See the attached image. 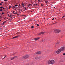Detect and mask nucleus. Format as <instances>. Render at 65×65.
Instances as JSON below:
<instances>
[{"label":"nucleus","instance_id":"9","mask_svg":"<svg viewBox=\"0 0 65 65\" xmlns=\"http://www.w3.org/2000/svg\"><path fill=\"white\" fill-rule=\"evenodd\" d=\"M39 38V37H38L37 38H35L34 39L35 40H38Z\"/></svg>","mask_w":65,"mask_h":65},{"label":"nucleus","instance_id":"12","mask_svg":"<svg viewBox=\"0 0 65 65\" xmlns=\"http://www.w3.org/2000/svg\"><path fill=\"white\" fill-rule=\"evenodd\" d=\"M21 5H22V6H25V3H24L23 4V3H22L21 4Z\"/></svg>","mask_w":65,"mask_h":65},{"label":"nucleus","instance_id":"24","mask_svg":"<svg viewBox=\"0 0 65 65\" xmlns=\"http://www.w3.org/2000/svg\"><path fill=\"white\" fill-rule=\"evenodd\" d=\"M37 27H38L39 26V24H37Z\"/></svg>","mask_w":65,"mask_h":65},{"label":"nucleus","instance_id":"6","mask_svg":"<svg viewBox=\"0 0 65 65\" xmlns=\"http://www.w3.org/2000/svg\"><path fill=\"white\" fill-rule=\"evenodd\" d=\"M44 33H45V32H43L39 34L38 35H41V34H44Z\"/></svg>","mask_w":65,"mask_h":65},{"label":"nucleus","instance_id":"46","mask_svg":"<svg viewBox=\"0 0 65 65\" xmlns=\"http://www.w3.org/2000/svg\"><path fill=\"white\" fill-rule=\"evenodd\" d=\"M36 5H37V4H36Z\"/></svg>","mask_w":65,"mask_h":65},{"label":"nucleus","instance_id":"7","mask_svg":"<svg viewBox=\"0 0 65 65\" xmlns=\"http://www.w3.org/2000/svg\"><path fill=\"white\" fill-rule=\"evenodd\" d=\"M19 36V35L13 37L12 39H13L14 38H18Z\"/></svg>","mask_w":65,"mask_h":65},{"label":"nucleus","instance_id":"21","mask_svg":"<svg viewBox=\"0 0 65 65\" xmlns=\"http://www.w3.org/2000/svg\"><path fill=\"white\" fill-rule=\"evenodd\" d=\"M2 9H1L0 11H2Z\"/></svg>","mask_w":65,"mask_h":65},{"label":"nucleus","instance_id":"44","mask_svg":"<svg viewBox=\"0 0 65 65\" xmlns=\"http://www.w3.org/2000/svg\"><path fill=\"white\" fill-rule=\"evenodd\" d=\"M19 5H20V4H19Z\"/></svg>","mask_w":65,"mask_h":65},{"label":"nucleus","instance_id":"33","mask_svg":"<svg viewBox=\"0 0 65 65\" xmlns=\"http://www.w3.org/2000/svg\"><path fill=\"white\" fill-rule=\"evenodd\" d=\"M45 2H46V3H47V1H45Z\"/></svg>","mask_w":65,"mask_h":65},{"label":"nucleus","instance_id":"19","mask_svg":"<svg viewBox=\"0 0 65 65\" xmlns=\"http://www.w3.org/2000/svg\"><path fill=\"white\" fill-rule=\"evenodd\" d=\"M10 8H11V6H10L9 7V9H10Z\"/></svg>","mask_w":65,"mask_h":65},{"label":"nucleus","instance_id":"15","mask_svg":"<svg viewBox=\"0 0 65 65\" xmlns=\"http://www.w3.org/2000/svg\"><path fill=\"white\" fill-rule=\"evenodd\" d=\"M41 6H43V4H41Z\"/></svg>","mask_w":65,"mask_h":65},{"label":"nucleus","instance_id":"31","mask_svg":"<svg viewBox=\"0 0 65 65\" xmlns=\"http://www.w3.org/2000/svg\"><path fill=\"white\" fill-rule=\"evenodd\" d=\"M64 17H65V15H64V16H63V17H62V18H64Z\"/></svg>","mask_w":65,"mask_h":65},{"label":"nucleus","instance_id":"18","mask_svg":"<svg viewBox=\"0 0 65 65\" xmlns=\"http://www.w3.org/2000/svg\"><path fill=\"white\" fill-rule=\"evenodd\" d=\"M59 42H57V43H56V45H57V44H59Z\"/></svg>","mask_w":65,"mask_h":65},{"label":"nucleus","instance_id":"4","mask_svg":"<svg viewBox=\"0 0 65 65\" xmlns=\"http://www.w3.org/2000/svg\"><path fill=\"white\" fill-rule=\"evenodd\" d=\"M29 57V56L28 55H27L24 56H23V58L24 59H26V58H28Z\"/></svg>","mask_w":65,"mask_h":65},{"label":"nucleus","instance_id":"35","mask_svg":"<svg viewBox=\"0 0 65 65\" xmlns=\"http://www.w3.org/2000/svg\"><path fill=\"white\" fill-rule=\"evenodd\" d=\"M13 13H14V12H15L14 11H13Z\"/></svg>","mask_w":65,"mask_h":65},{"label":"nucleus","instance_id":"45","mask_svg":"<svg viewBox=\"0 0 65 65\" xmlns=\"http://www.w3.org/2000/svg\"><path fill=\"white\" fill-rule=\"evenodd\" d=\"M23 7H24V6H23Z\"/></svg>","mask_w":65,"mask_h":65},{"label":"nucleus","instance_id":"38","mask_svg":"<svg viewBox=\"0 0 65 65\" xmlns=\"http://www.w3.org/2000/svg\"><path fill=\"white\" fill-rule=\"evenodd\" d=\"M6 18V17H5V18H4V19H5Z\"/></svg>","mask_w":65,"mask_h":65},{"label":"nucleus","instance_id":"23","mask_svg":"<svg viewBox=\"0 0 65 65\" xmlns=\"http://www.w3.org/2000/svg\"><path fill=\"white\" fill-rule=\"evenodd\" d=\"M3 8V7L1 6L0 7V8Z\"/></svg>","mask_w":65,"mask_h":65},{"label":"nucleus","instance_id":"14","mask_svg":"<svg viewBox=\"0 0 65 65\" xmlns=\"http://www.w3.org/2000/svg\"><path fill=\"white\" fill-rule=\"evenodd\" d=\"M6 23V21H4L3 23V25L4 24V23Z\"/></svg>","mask_w":65,"mask_h":65},{"label":"nucleus","instance_id":"47","mask_svg":"<svg viewBox=\"0 0 65 65\" xmlns=\"http://www.w3.org/2000/svg\"><path fill=\"white\" fill-rule=\"evenodd\" d=\"M9 15H8V16H9Z\"/></svg>","mask_w":65,"mask_h":65},{"label":"nucleus","instance_id":"36","mask_svg":"<svg viewBox=\"0 0 65 65\" xmlns=\"http://www.w3.org/2000/svg\"><path fill=\"white\" fill-rule=\"evenodd\" d=\"M25 9H27V8L25 7Z\"/></svg>","mask_w":65,"mask_h":65},{"label":"nucleus","instance_id":"43","mask_svg":"<svg viewBox=\"0 0 65 65\" xmlns=\"http://www.w3.org/2000/svg\"><path fill=\"white\" fill-rule=\"evenodd\" d=\"M54 8H55V7H54Z\"/></svg>","mask_w":65,"mask_h":65},{"label":"nucleus","instance_id":"1","mask_svg":"<svg viewBox=\"0 0 65 65\" xmlns=\"http://www.w3.org/2000/svg\"><path fill=\"white\" fill-rule=\"evenodd\" d=\"M55 63V61L54 60H52L51 61L49 60L48 61V63L49 64H52Z\"/></svg>","mask_w":65,"mask_h":65},{"label":"nucleus","instance_id":"25","mask_svg":"<svg viewBox=\"0 0 65 65\" xmlns=\"http://www.w3.org/2000/svg\"><path fill=\"white\" fill-rule=\"evenodd\" d=\"M2 14H4V13L3 12L2 13Z\"/></svg>","mask_w":65,"mask_h":65},{"label":"nucleus","instance_id":"41","mask_svg":"<svg viewBox=\"0 0 65 65\" xmlns=\"http://www.w3.org/2000/svg\"><path fill=\"white\" fill-rule=\"evenodd\" d=\"M3 9H4V8H3Z\"/></svg>","mask_w":65,"mask_h":65},{"label":"nucleus","instance_id":"26","mask_svg":"<svg viewBox=\"0 0 65 65\" xmlns=\"http://www.w3.org/2000/svg\"><path fill=\"white\" fill-rule=\"evenodd\" d=\"M15 7L18 6V5H15Z\"/></svg>","mask_w":65,"mask_h":65},{"label":"nucleus","instance_id":"16","mask_svg":"<svg viewBox=\"0 0 65 65\" xmlns=\"http://www.w3.org/2000/svg\"><path fill=\"white\" fill-rule=\"evenodd\" d=\"M3 3V2H2L1 3H0V5H2V4Z\"/></svg>","mask_w":65,"mask_h":65},{"label":"nucleus","instance_id":"22","mask_svg":"<svg viewBox=\"0 0 65 65\" xmlns=\"http://www.w3.org/2000/svg\"><path fill=\"white\" fill-rule=\"evenodd\" d=\"M32 28H34V26H31Z\"/></svg>","mask_w":65,"mask_h":65},{"label":"nucleus","instance_id":"42","mask_svg":"<svg viewBox=\"0 0 65 65\" xmlns=\"http://www.w3.org/2000/svg\"><path fill=\"white\" fill-rule=\"evenodd\" d=\"M38 1H39H39H40V0H38Z\"/></svg>","mask_w":65,"mask_h":65},{"label":"nucleus","instance_id":"32","mask_svg":"<svg viewBox=\"0 0 65 65\" xmlns=\"http://www.w3.org/2000/svg\"><path fill=\"white\" fill-rule=\"evenodd\" d=\"M4 58H4H4H3V59H2V60H3V59H4Z\"/></svg>","mask_w":65,"mask_h":65},{"label":"nucleus","instance_id":"3","mask_svg":"<svg viewBox=\"0 0 65 65\" xmlns=\"http://www.w3.org/2000/svg\"><path fill=\"white\" fill-rule=\"evenodd\" d=\"M61 49H59L57 50L56 51V53L57 54H60V53H61Z\"/></svg>","mask_w":65,"mask_h":65},{"label":"nucleus","instance_id":"8","mask_svg":"<svg viewBox=\"0 0 65 65\" xmlns=\"http://www.w3.org/2000/svg\"><path fill=\"white\" fill-rule=\"evenodd\" d=\"M41 53V51H39V52H37L36 53L37 54H40Z\"/></svg>","mask_w":65,"mask_h":65},{"label":"nucleus","instance_id":"2","mask_svg":"<svg viewBox=\"0 0 65 65\" xmlns=\"http://www.w3.org/2000/svg\"><path fill=\"white\" fill-rule=\"evenodd\" d=\"M61 52H64L65 51V47H62L60 49Z\"/></svg>","mask_w":65,"mask_h":65},{"label":"nucleus","instance_id":"39","mask_svg":"<svg viewBox=\"0 0 65 65\" xmlns=\"http://www.w3.org/2000/svg\"><path fill=\"white\" fill-rule=\"evenodd\" d=\"M1 20H0V22H1Z\"/></svg>","mask_w":65,"mask_h":65},{"label":"nucleus","instance_id":"30","mask_svg":"<svg viewBox=\"0 0 65 65\" xmlns=\"http://www.w3.org/2000/svg\"><path fill=\"white\" fill-rule=\"evenodd\" d=\"M1 18H2V17L1 16H0V19H1Z\"/></svg>","mask_w":65,"mask_h":65},{"label":"nucleus","instance_id":"40","mask_svg":"<svg viewBox=\"0 0 65 65\" xmlns=\"http://www.w3.org/2000/svg\"><path fill=\"white\" fill-rule=\"evenodd\" d=\"M5 57H6V56H5V57H4V58H5Z\"/></svg>","mask_w":65,"mask_h":65},{"label":"nucleus","instance_id":"29","mask_svg":"<svg viewBox=\"0 0 65 65\" xmlns=\"http://www.w3.org/2000/svg\"><path fill=\"white\" fill-rule=\"evenodd\" d=\"M63 55H65V53H64L63 54Z\"/></svg>","mask_w":65,"mask_h":65},{"label":"nucleus","instance_id":"37","mask_svg":"<svg viewBox=\"0 0 65 65\" xmlns=\"http://www.w3.org/2000/svg\"><path fill=\"white\" fill-rule=\"evenodd\" d=\"M30 6V5H28V7H29V6Z\"/></svg>","mask_w":65,"mask_h":65},{"label":"nucleus","instance_id":"11","mask_svg":"<svg viewBox=\"0 0 65 65\" xmlns=\"http://www.w3.org/2000/svg\"><path fill=\"white\" fill-rule=\"evenodd\" d=\"M17 56H15V57H13V58H11V60H13V59H15V58H17Z\"/></svg>","mask_w":65,"mask_h":65},{"label":"nucleus","instance_id":"10","mask_svg":"<svg viewBox=\"0 0 65 65\" xmlns=\"http://www.w3.org/2000/svg\"><path fill=\"white\" fill-rule=\"evenodd\" d=\"M35 59H40V57H35Z\"/></svg>","mask_w":65,"mask_h":65},{"label":"nucleus","instance_id":"13","mask_svg":"<svg viewBox=\"0 0 65 65\" xmlns=\"http://www.w3.org/2000/svg\"><path fill=\"white\" fill-rule=\"evenodd\" d=\"M43 42H44L43 40H41V43H43Z\"/></svg>","mask_w":65,"mask_h":65},{"label":"nucleus","instance_id":"28","mask_svg":"<svg viewBox=\"0 0 65 65\" xmlns=\"http://www.w3.org/2000/svg\"><path fill=\"white\" fill-rule=\"evenodd\" d=\"M54 19H55V18H54L53 19H52V20H54Z\"/></svg>","mask_w":65,"mask_h":65},{"label":"nucleus","instance_id":"27","mask_svg":"<svg viewBox=\"0 0 65 65\" xmlns=\"http://www.w3.org/2000/svg\"><path fill=\"white\" fill-rule=\"evenodd\" d=\"M56 23H57V22H55L53 24H56Z\"/></svg>","mask_w":65,"mask_h":65},{"label":"nucleus","instance_id":"5","mask_svg":"<svg viewBox=\"0 0 65 65\" xmlns=\"http://www.w3.org/2000/svg\"><path fill=\"white\" fill-rule=\"evenodd\" d=\"M61 32V30L59 29H56L55 30V33H60Z\"/></svg>","mask_w":65,"mask_h":65},{"label":"nucleus","instance_id":"17","mask_svg":"<svg viewBox=\"0 0 65 65\" xmlns=\"http://www.w3.org/2000/svg\"><path fill=\"white\" fill-rule=\"evenodd\" d=\"M14 8H15V7L14 6H13V9H14Z\"/></svg>","mask_w":65,"mask_h":65},{"label":"nucleus","instance_id":"20","mask_svg":"<svg viewBox=\"0 0 65 65\" xmlns=\"http://www.w3.org/2000/svg\"><path fill=\"white\" fill-rule=\"evenodd\" d=\"M4 1H6H6H7L8 0H4Z\"/></svg>","mask_w":65,"mask_h":65},{"label":"nucleus","instance_id":"34","mask_svg":"<svg viewBox=\"0 0 65 65\" xmlns=\"http://www.w3.org/2000/svg\"><path fill=\"white\" fill-rule=\"evenodd\" d=\"M29 5L30 6V5H31V4H29Z\"/></svg>","mask_w":65,"mask_h":65},{"label":"nucleus","instance_id":"48","mask_svg":"<svg viewBox=\"0 0 65 65\" xmlns=\"http://www.w3.org/2000/svg\"><path fill=\"white\" fill-rule=\"evenodd\" d=\"M31 12H32V11H31Z\"/></svg>","mask_w":65,"mask_h":65}]
</instances>
